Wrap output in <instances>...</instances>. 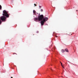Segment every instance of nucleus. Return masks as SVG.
<instances>
[{
    "label": "nucleus",
    "mask_w": 78,
    "mask_h": 78,
    "mask_svg": "<svg viewBox=\"0 0 78 78\" xmlns=\"http://www.w3.org/2000/svg\"><path fill=\"white\" fill-rule=\"evenodd\" d=\"M1 23H2V21H1V20H0V24H1Z\"/></svg>",
    "instance_id": "9"
},
{
    "label": "nucleus",
    "mask_w": 78,
    "mask_h": 78,
    "mask_svg": "<svg viewBox=\"0 0 78 78\" xmlns=\"http://www.w3.org/2000/svg\"><path fill=\"white\" fill-rule=\"evenodd\" d=\"M37 33H38V32H37Z\"/></svg>",
    "instance_id": "15"
},
{
    "label": "nucleus",
    "mask_w": 78,
    "mask_h": 78,
    "mask_svg": "<svg viewBox=\"0 0 78 78\" xmlns=\"http://www.w3.org/2000/svg\"><path fill=\"white\" fill-rule=\"evenodd\" d=\"M56 37H58V36H56Z\"/></svg>",
    "instance_id": "12"
},
{
    "label": "nucleus",
    "mask_w": 78,
    "mask_h": 78,
    "mask_svg": "<svg viewBox=\"0 0 78 78\" xmlns=\"http://www.w3.org/2000/svg\"><path fill=\"white\" fill-rule=\"evenodd\" d=\"M62 53H64V52H65V51L64 49H62Z\"/></svg>",
    "instance_id": "5"
},
{
    "label": "nucleus",
    "mask_w": 78,
    "mask_h": 78,
    "mask_svg": "<svg viewBox=\"0 0 78 78\" xmlns=\"http://www.w3.org/2000/svg\"><path fill=\"white\" fill-rule=\"evenodd\" d=\"M33 12L34 13H36V11L35 10H33Z\"/></svg>",
    "instance_id": "6"
},
{
    "label": "nucleus",
    "mask_w": 78,
    "mask_h": 78,
    "mask_svg": "<svg viewBox=\"0 0 78 78\" xmlns=\"http://www.w3.org/2000/svg\"><path fill=\"white\" fill-rule=\"evenodd\" d=\"M34 5L35 6H37V5L35 4H34Z\"/></svg>",
    "instance_id": "10"
},
{
    "label": "nucleus",
    "mask_w": 78,
    "mask_h": 78,
    "mask_svg": "<svg viewBox=\"0 0 78 78\" xmlns=\"http://www.w3.org/2000/svg\"><path fill=\"white\" fill-rule=\"evenodd\" d=\"M60 63L61 64V66H62V67H63V68L64 69V66H63L62 65V62H60Z\"/></svg>",
    "instance_id": "3"
},
{
    "label": "nucleus",
    "mask_w": 78,
    "mask_h": 78,
    "mask_svg": "<svg viewBox=\"0 0 78 78\" xmlns=\"http://www.w3.org/2000/svg\"><path fill=\"white\" fill-rule=\"evenodd\" d=\"M41 12H42L43 11V9H41Z\"/></svg>",
    "instance_id": "8"
},
{
    "label": "nucleus",
    "mask_w": 78,
    "mask_h": 78,
    "mask_svg": "<svg viewBox=\"0 0 78 78\" xmlns=\"http://www.w3.org/2000/svg\"><path fill=\"white\" fill-rule=\"evenodd\" d=\"M69 35H72V34H69Z\"/></svg>",
    "instance_id": "13"
},
{
    "label": "nucleus",
    "mask_w": 78,
    "mask_h": 78,
    "mask_svg": "<svg viewBox=\"0 0 78 78\" xmlns=\"http://www.w3.org/2000/svg\"><path fill=\"white\" fill-rule=\"evenodd\" d=\"M3 16H2L1 18V19L2 21H5V20L6 19V17H9V15L8 14V12L5 10L3 11V13L2 14Z\"/></svg>",
    "instance_id": "2"
},
{
    "label": "nucleus",
    "mask_w": 78,
    "mask_h": 78,
    "mask_svg": "<svg viewBox=\"0 0 78 78\" xmlns=\"http://www.w3.org/2000/svg\"><path fill=\"white\" fill-rule=\"evenodd\" d=\"M48 20V18L44 17V15H41L38 16V18H35L34 19V20L35 22H39V21H41V23L42 25H44V23L46 21H47Z\"/></svg>",
    "instance_id": "1"
},
{
    "label": "nucleus",
    "mask_w": 78,
    "mask_h": 78,
    "mask_svg": "<svg viewBox=\"0 0 78 78\" xmlns=\"http://www.w3.org/2000/svg\"><path fill=\"white\" fill-rule=\"evenodd\" d=\"M65 51H66V52H68L69 51L68 50V49H67V48L65 49Z\"/></svg>",
    "instance_id": "4"
},
{
    "label": "nucleus",
    "mask_w": 78,
    "mask_h": 78,
    "mask_svg": "<svg viewBox=\"0 0 78 78\" xmlns=\"http://www.w3.org/2000/svg\"><path fill=\"white\" fill-rule=\"evenodd\" d=\"M39 7H40V8H41V6H39Z\"/></svg>",
    "instance_id": "11"
},
{
    "label": "nucleus",
    "mask_w": 78,
    "mask_h": 78,
    "mask_svg": "<svg viewBox=\"0 0 78 78\" xmlns=\"http://www.w3.org/2000/svg\"><path fill=\"white\" fill-rule=\"evenodd\" d=\"M2 9V6L0 5V10Z\"/></svg>",
    "instance_id": "7"
},
{
    "label": "nucleus",
    "mask_w": 78,
    "mask_h": 78,
    "mask_svg": "<svg viewBox=\"0 0 78 78\" xmlns=\"http://www.w3.org/2000/svg\"><path fill=\"white\" fill-rule=\"evenodd\" d=\"M11 78H13L12 77H11Z\"/></svg>",
    "instance_id": "14"
}]
</instances>
